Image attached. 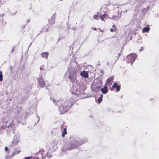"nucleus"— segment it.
Here are the masks:
<instances>
[{
    "instance_id": "obj_10",
    "label": "nucleus",
    "mask_w": 159,
    "mask_h": 159,
    "mask_svg": "<svg viewBox=\"0 0 159 159\" xmlns=\"http://www.w3.org/2000/svg\"><path fill=\"white\" fill-rule=\"evenodd\" d=\"M114 88H116L117 92L119 91L120 90V86L118 85L116 83H114L112 86Z\"/></svg>"
},
{
    "instance_id": "obj_5",
    "label": "nucleus",
    "mask_w": 159,
    "mask_h": 159,
    "mask_svg": "<svg viewBox=\"0 0 159 159\" xmlns=\"http://www.w3.org/2000/svg\"><path fill=\"white\" fill-rule=\"evenodd\" d=\"M38 83L39 86L41 87H43L45 85L44 80L42 76L40 75L38 78Z\"/></svg>"
},
{
    "instance_id": "obj_15",
    "label": "nucleus",
    "mask_w": 159,
    "mask_h": 159,
    "mask_svg": "<svg viewBox=\"0 0 159 159\" xmlns=\"http://www.w3.org/2000/svg\"><path fill=\"white\" fill-rule=\"evenodd\" d=\"M42 56L43 57L47 59L48 56V54L47 52H43L42 54Z\"/></svg>"
},
{
    "instance_id": "obj_26",
    "label": "nucleus",
    "mask_w": 159,
    "mask_h": 159,
    "mask_svg": "<svg viewBox=\"0 0 159 159\" xmlns=\"http://www.w3.org/2000/svg\"><path fill=\"white\" fill-rule=\"evenodd\" d=\"M52 100L53 102L54 103H55V102H56V100H55L54 99H52Z\"/></svg>"
},
{
    "instance_id": "obj_28",
    "label": "nucleus",
    "mask_w": 159,
    "mask_h": 159,
    "mask_svg": "<svg viewBox=\"0 0 159 159\" xmlns=\"http://www.w3.org/2000/svg\"><path fill=\"white\" fill-rule=\"evenodd\" d=\"M112 27L113 28H115L116 27V25H112Z\"/></svg>"
},
{
    "instance_id": "obj_4",
    "label": "nucleus",
    "mask_w": 159,
    "mask_h": 159,
    "mask_svg": "<svg viewBox=\"0 0 159 159\" xmlns=\"http://www.w3.org/2000/svg\"><path fill=\"white\" fill-rule=\"evenodd\" d=\"M137 57V55L134 54L128 55L126 57V59L128 60V62H130L132 65Z\"/></svg>"
},
{
    "instance_id": "obj_27",
    "label": "nucleus",
    "mask_w": 159,
    "mask_h": 159,
    "mask_svg": "<svg viewBox=\"0 0 159 159\" xmlns=\"http://www.w3.org/2000/svg\"><path fill=\"white\" fill-rule=\"evenodd\" d=\"M143 50V47H142L140 49V51H142Z\"/></svg>"
},
{
    "instance_id": "obj_1",
    "label": "nucleus",
    "mask_w": 159,
    "mask_h": 159,
    "mask_svg": "<svg viewBox=\"0 0 159 159\" xmlns=\"http://www.w3.org/2000/svg\"><path fill=\"white\" fill-rule=\"evenodd\" d=\"M57 103L61 114H64L68 110L70 105L67 101H59Z\"/></svg>"
},
{
    "instance_id": "obj_24",
    "label": "nucleus",
    "mask_w": 159,
    "mask_h": 159,
    "mask_svg": "<svg viewBox=\"0 0 159 159\" xmlns=\"http://www.w3.org/2000/svg\"><path fill=\"white\" fill-rule=\"evenodd\" d=\"M110 30L111 32H113L114 31V29L112 28H111Z\"/></svg>"
},
{
    "instance_id": "obj_8",
    "label": "nucleus",
    "mask_w": 159,
    "mask_h": 159,
    "mask_svg": "<svg viewBox=\"0 0 159 159\" xmlns=\"http://www.w3.org/2000/svg\"><path fill=\"white\" fill-rule=\"evenodd\" d=\"M80 75L85 78H88L89 75L87 72L85 71H81L80 73Z\"/></svg>"
},
{
    "instance_id": "obj_29",
    "label": "nucleus",
    "mask_w": 159,
    "mask_h": 159,
    "mask_svg": "<svg viewBox=\"0 0 159 159\" xmlns=\"http://www.w3.org/2000/svg\"><path fill=\"white\" fill-rule=\"evenodd\" d=\"M92 29L95 30H96V28H92Z\"/></svg>"
},
{
    "instance_id": "obj_30",
    "label": "nucleus",
    "mask_w": 159,
    "mask_h": 159,
    "mask_svg": "<svg viewBox=\"0 0 159 159\" xmlns=\"http://www.w3.org/2000/svg\"><path fill=\"white\" fill-rule=\"evenodd\" d=\"M118 15H119V13H118Z\"/></svg>"
},
{
    "instance_id": "obj_19",
    "label": "nucleus",
    "mask_w": 159,
    "mask_h": 159,
    "mask_svg": "<svg viewBox=\"0 0 159 159\" xmlns=\"http://www.w3.org/2000/svg\"><path fill=\"white\" fill-rule=\"evenodd\" d=\"M2 72L0 71V81H2Z\"/></svg>"
},
{
    "instance_id": "obj_12",
    "label": "nucleus",
    "mask_w": 159,
    "mask_h": 159,
    "mask_svg": "<svg viewBox=\"0 0 159 159\" xmlns=\"http://www.w3.org/2000/svg\"><path fill=\"white\" fill-rule=\"evenodd\" d=\"M150 29L149 27H146L144 28L142 30V32L143 33L145 32H148Z\"/></svg>"
},
{
    "instance_id": "obj_23",
    "label": "nucleus",
    "mask_w": 159,
    "mask_h": 159,
    "mask_svg": "<svg viewBox=\"0 0 159 159\" xmlns=\"http://www.w3.org/2000/svg\"><path fill=\"white\" fill-rule=\"evenodd\" d=\"M31 157H25L23 159H31Z\"/></svg>"
},
{
    "instance_id": "obj_13",
    "label": "nucleus",
    "mask_w": 159,
    "mask_h": 159,
    "mask_svg": "<svg viewBox=\"0 0 159 159\" xmlns=\"http://www.w3.org/2000/svg\"><path fill=\"white\" fill-rule=\"evenodd\" d=\"M55 16V15L54 14L51 18V20H49L50 23L52 24L54 23Z\"/></svg>"
},
{
    "instance_id": "obj_21",
    "label": "nucleus",
    "mask_w": 159,
    "mask_h": 159,
    "mask_svg": "<svg viewBox=\"0 0 159 159\" xmlns=\"http://www.w3.org/2000/svg\"><path fill=\"white\" fill-rule=\"evenodd\" d=\"M79 90L78 89H77L76 92L75 93L76 95H80L81 94V93L80 92H78Z\"/></svg>"
},
{
    "instance_id": "obj_2",
    "label": "nucleus",
    "mask_w": 159,
    "mask_h": 159,
    "mask_svg": "<svg viewBox=\"0 0 159 159\" xmlns=\"http://www.w3.org/2000/svg\"><path fill=\"white\" fill-rule=\"evenodd\" d=\"M87 139H86L81 140L79 139H75L71 142L70 147L69 148V150H71L75 148L78 146L81 145L87 142Z\"/></svg>"
},
{
    "instance_id": "obj_7",
    "label": "nucleus",
    "mask_w": 159,
    "mask_h": 159,
    "mask_svg": "<svg viewBox=\"0 0 159 159\" xmlns=\"http://www.w3.org/2000/svg\"><path fill=\"white\" fill-rule=\"evenodd\" d=\"M113 79L114 78L112 77L109 78L107 80L105 85L107 86L108 85L109 86H110L112 84Z\"/></svg>"
},
{
    "instance_id": "obj_18",
    "label": "nucleus",
    "mask_w": 159,
    "mask_h": 159,
    "mask_svg": "<svg viewBox=\"0 0 159 159\" xmlns=\"http://www.w3.org/2000/svg\"><path fill=\"white\" fill-rule=\"evenodd\" d=\"M66 134V130H64V131L62 132V133L61 134V136L62 137H64L65 136V135Z\"/></svg>"
},
{
    "instance_id": "obj_25",
    "label": "nucleus",
    "mask_w": 159,
    "mask_h": 159,
    "mask_svg": "<svg viewBox=\"0 0 159 159\" xmlns=\"http://www.w3.org/2000/svg\"><path fill=\"white\" fill-rule=\"evenodd\" d=\"M8 150V148L7 147H6L5 148V151H6Z\"/></svg>"
},
{
    "instance_id": "obj_20",
    "label": "nucleus",
    "mask_w": 159,
    "mask_h": 159,
    "mask_svg": "<svg viewBox=\"0 0 159 159\" xmlns=\"http://www.w3.org/2000/svg\"><path fill=\"white\" fill-rule=\"evenodd\" d=\"M98 13L97 15H94L93 16V18L94 19L98 20Z\"/></svg>"
},
{
    "instance_id": "obj_9",
    "label": "nucleus",
    "mask_w": 159,
    "mask_h": 159,
    "mask_svg": "<svg viewBox=\"0 0 159 159\" xmlns=\"http://www.w3.org/2000/svg\"><path fill=\"white\" fill-rule=\"evenodd\" d=\"M101 91L104 94H106L108 92L107 85H105L104 88L102 89Z\"/></svg>"
},
{
    "instance_id": "obj_17",
    "label": "nucleus",
    "mask_w": 159,
    "mask_h": 159,
    "mask_svg": "<svg viewBox=\"0 0 159 159\" xmlns=\"http://www.w3.org/2000/svg\"><path fill=\"white\" fill-rule=\"evenodd\" d=\"M103 97V95L101 94L100 96V97H99V98L98 99V102L99 103H100L102 101V100Z\"/></svg>"
},
{
    "instance_id": "obj_22",
    "label": "nucleus",
    "mask_w": 159,
    "mask_h": 159,
    "mask_svg": "<svg viewBox=\"0 0 159 159\" xmlns=\"http://www.w3.org/2000/svg\"><path fill=\"white\" fill-rule=\"evenodd\" d=\"M44 66L43 65H42L40 67V69L41 70H43L44 68Z\"/></svg>"
},
{
    "instance_id": "obj_3",
    "label": "nucleus",
    "mask_w": 159,
    "mask_h": 159,
    "mask_svg": "<svg viewBox=\"0 0 159 159\" xmlns=\"http://www.w3.org/2000/svg\"><path fill=\"white\" fill-rule=\"evenodd\" d=\"M68 71L69 72V78L72 83H75L76 81V74L77 73V70L71 67H69L68 69Z\"/></svg>"
},
{
    "instance_id": "obj_16",
    "label": "nucleus",
    "mask_w": 159,
    "mask_h": 159,
    "mask_svg": "<svg viewBox=\"0 0 159 159\" xmlns=\"http://www.w3.org/2000/svg\"><path fill=\"white\" fill-rule=\"evenodd\" d=\"M107 16L106 15V14H104L100 16V18L103 21L104 19L106 18V17H107Z\"/></svg>"
},
{
    "instance_id": "obj_11",
    "label": "nucleus",
    "mask_w": 159,
    "mask_h": 159,
    "mask_svg": "<svg viewBox=\"0 0 159 159\" xmlns=\"http://www.w3.org/2000/svg\"><path fill=\"white\" fill-rule=\"evenodd\" d=\"M120 17V16L117 17L115 15H113L112 16L111 18L109 17V18H110L112 20H117L118 19H119V18Z\"/></svg>"
},
{
    "instance_id": "obj_6",
    "label": "nucleus",
    "mask_w": 159,
    "mask_h": 159,
    "mask_svg": "<svg viewBox=\"0 0 159 159\" xmlns=\"http://www.w3.org/2000/svg\"><path fill=\"white\" fill-rule=\"evenodd\" d=\"M20 141V138L19 136H15L13 141H12V143L13 145H16Z\"/></svg>"
},
{
    "instance_id": "obj_14",
    "label": "nucleus",
    "mask_w": 159,
    "mask_h": 159,
    "mask_svg": "<svg viewBox=\"0 0 159 159\" xmlns=\"http://www.w3.org/2000/svg\"><path fill=\"white\" fill-rule=\"evenodd\" d=\"M9 119L7 117H4L2 120V122L4 123H6L8 121Z\"/></svg>"
}]
</instances>
